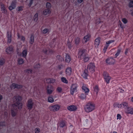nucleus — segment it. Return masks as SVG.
Wrapping results in <instances>:
<instances>
[{
	"instance_id": "338daca9",
	"label": "nucleus",
	"mask_w": 133,
	"mask_h": 133,
	"mask_svg": "<svg viewBox=\"0 0 133 133\" xmlns=\"http://www.w3.org/2000/svg\"><path fill=\"white\" fill-rule=\"evenodd\" d=\"M112 133H117L116 132H115V131H114Z\"/></svg>"
},
{
	"instance_id": "c03bdc74",
	"label": "nucleus",
	"mask_w": 133,
	"mask_h": 133,
	"mask_svg": "<svg viewBox=\"0 0 133 133\" xmlns=\"http://www.w3.org/2000/svg\"><path fill=\"white\" fill-rule=\"evenodd\" d=\"M65 125V123L64 122H62L60 124V126L61 127H63Z\"/></svg>"
},
{
	"instance_id": "4468645a",
	"label": "nucleus",
	"mask_w": 133,
	"mask_h": 133,
	"mask_svg": "<svg viewBox=\"0 0 133 133\" xmlns=\"http://www.w3.org/2000/svg\"><path fill=\"white\" fill-rule=\"evenodd\" d=\"M125 112L128 114H133V108L131 107H128L124 110Z\"/></svg>"
},
{
	"instance_id": "dca6fc26",
	"label": "nucleus",
	"mask_w": 133,
	"mask_h": 133,
	"mask_svg": "<svg viewBox=\"0 0 133 133\" xmlns=\"http://www.w3.org/2000/svg\"><path fill=\"white\" fill-rule=\"evenodd\" d=\"M115 61L112 58H108L106 60L107 63L109 64H114L115 62Z\"/></svg>"
},
{
	"instance_id": "412c9836",
	"label": "nucleus",
	"mask_w": 133,
	"mask_h": 133,
	"mask_svg": "<svg viewBox=\"0 0 133 133\" xmlns=\"http://www.w3.org/2000/svg\"><path fill=\"white\" fill-rule=\"evenodd\" d=\"M54 101L53 96L52 95L49 96L48 97V102L50 103H52Z\"/></svg>"
},
{
	"instance_id": "13d9d810",
	"label": "nucleus",
	"mask_w": 133,
	"mask_h": 133,
	"mask_svg": "<svg viewBox=\"0 0 133 133\" xmlns=\"http://www.w3.org/2000/svg\"><path fill=\"white\" fill-rule=\"evenodd\" d=\"M62 67V65H60L58 66V68L59 69H61Z\"/></svg>"
},
{
	"instance_id": "2f4dec72",
	"label": "nucleus",
	"mask_w": 133,
	"mask_h": 133,
	"mask_svg": "<svg viewBox=\"0 0 133 133\" xmlns=\"http://www.w3.org/2000/svg\"><path fill=\"white\" fill-rule=\"evenodd\" d=\"M61 79L62 81L63 82L66 84L68 83V81L65 77H62L61 78Z\"/></svg>"
},
{
	"instance_id": "680f3d73",
	"label": "nucleus",
	"mask_w": 133,
	"mask_h": 133,
	"mask_svg": "<svg viewBox=\"0 0 133 133\" xmlns=\"http://www.w3.org/2000/svg\"><path fill=\"white\" fill-rule=\"evenodd\" d=\"M120 26H121V27L122 28H123V26H122V23H121V22H120Z\"/></svg>"
},
{
	"instance_id": "4d7b16f0",
	"label": "nucleus",
	"mask_w": 133,
	"mask_h": 133,
	"mask_svg": "<svg viewBox=\"0 0 133 133\" xmlns=\"http://www.w3.org/2000/svg\"><path fill=\"white\" fill-rule=\"evenodd\" d=\"M83 1V0H77V2L79 3H81Z\"/></svg>"
},
{
	"instance_id": "aec40b11",
	"label": "nucleus",
	"mask_w": 133,
	"mask_h": 133,
	"mask_svg": "<svg viewBox=\"0 0 133 133\" xmlns=\"http://www.w3.org/2000/svg\"><path fill=\"white\" fill-rule=\"evenodd\" d=\"M100 40V39L99 37L95 39V47H98L99 44Z\"/></svg>"
},
{
	"instance_id": "f3484780",
	"label": "nucleus",
	"mask_w": 133,
	"mask_h": 133,
	"mask_svg": "<svg viewBox=\"0 0 133 133\" xmlns=\"http://www.w3.org/2000/svg\"><path fill=\"white\" fill-rule=\"evenodd\" d=\"M67 109L71 111H74L76 110L77 109V107L74 105H71L68 107Z\"/></svg>"
},
{
	"instance_id": "2eb2a0df",
	"label": "nucleus",
	"mask_w": 133,
	"mask_h": 133,
	"mask_svg": "<svg viewBox=\"0 0 133 133\" xmlns=\"http://www.w3.org/2000/svg\"><path fill=\"white\" fill-rule=\"evenodd\" d=\"M13 50V47L12 46H10L6 49V52L7 54H10L12 53Z\"/></svg>"
},
{
	"instance_id": "423d86ee",
	"label": "nucleus",
	"mask_w": 133,
	"mask_h": 133,
	"mask_svg": "<svg viewBox=\"0 0 133 133\" xmlns=\"http://www.w3.org/2000/svg\"><path fill=\"white\" fill-rule=\"evenodd\" d=\"M95 66L94 63H90L88 66L87 68L89 71L93 73L95 72Z\"/></svg>"
},
{
	"instance_id": "4be33fe9",
	"label": "nucleus",
	"mask_w": 133,
	"mask_h": 133,
	"mask_svg": "<svg viewBox=\"0 0 133 133\" xmlns=\"http://www.w3.org/2000/svg\"><path fill=\"white\" fill-rule=\"evenodd\" d=\"M72 70L71 68L68 67L66 70V74L67 76L70 75L71 74Z\"/></svg>"
},
{
	"instance_id": "864d4df0",
	"label": "nucleus",
	"mask_w": 133,
	"mask_h": 133,
	"mask_svg": "<svg viewBox=\"0 0 133 133\" xmlns=\"http://www.w3.org/2000/svg\"><path fill=\"white\" fill-rule=\"evenodd\" d=\"M34 0H30L29 1V5L30 7L31 5L33 3V2Z\"/></svg>"
},
{
	"instance_id": "8fccbe9b",
	"label": "nucleus",
	"mask_w": 133,
	"mask_h": 133,
	"mask_svg": "<svg viewBox=\"0 0 133 133\" xmlns=\"http://www.w3.org/2000/svg\"><path fill=\"white\" fill-rule=\"evenodd\" d=\"M50 84L53 83L55 82L56 80L54 78H50Z\"/></svg>"
},
{
	"instance_id": "a211bd4d",
	"label": "nucleus",
	"mask_w": 133,
	"mask_h": 133,
	"mask_svg": "<svg viewBox=\"0 0 133 133\" xmlns=\"http://www.w3.org/2000/svg\"><path fill=\"white\" fill-rule=\"evenodd\" d=\"M51 13V11L50 9H45L43 11V14L44 15H48Z\"/></svg>"
},
{
	"instance_id": "a878e982",
	"label": "nucleus",
	"mask_w": 133,
	"mask_h": 133,
	"mask_svg": "<svg viewBox=\"0 0 133 133\" xmlns=\"http://www.w3.org/2000/svg\"><path fill=\"white\" fill-rule=\"evenodd\" d=\"M105 75L104 79L107 83H109L110 79V77L108 75L106 74Z\"/></svg>"
},
{
	"instance_id": "f03ea898",
	"label": "nucleus",
	"mask_w": 133,
	"mask_h": 133,
	"mask_svg": "<svg viewBox=\"0 0 133 133\" xmlns=\"http://www.w3.org/2000/svg\"><path fill=\"white\" fill-rule=\"evenodd\" d=\"M95 108V105L91 103H89L86 105L85 108L86 112H89L94 110Z\"/></svg>"
},
{
	"instance_id": "393cba45",
	"label": "nucleus",
	"mask_w": 133,
	"mask_h": 133,
	"mask_svg": "<svg viewBox=\"0 0 133 133\" xmlns=\"http://www.w3.org/2000/svg\"><path fill=\"white\" fill-rule=\"evenodd\" d=\"M89 57L87 55L81 58L83 59V61L85 62L88 61L89 60Z\"/></svg>"
},
{
	"instance_id": "6ab92c4d",
	"label": "nucleus",
	"mask_w": 133,
	"mask_h": 133,
	"mask_svg": "<svg viewBox=\"0 0 133 133\" xmlns=\"http://www.w3.org/2000/svg\"><path fill=\"white\" fill-rule=\"evenodd\" d=\"M82 88L83 90L85 92V93H88L89 91V89L85 84H83Z\"/></svg>"
},
{
	"instance_id": "a18cd8bd",
	"label": "nucleus",
	"mask_w": 133,
	"mask_h": 133,
	"mask_svg": "<svg viewBox=\"0 0 133 133\" xmlns=\"http://www.w3.org/2000/svg\"><path fill=\"white\" fill-rule=\"evenodd\" d=\"M35 133H39L40 131V130L38 128H36L35 130Z\"/></svg>"
},
{
	"instance_id": "f704fd0d",
	"label": "nucleus",
	"mask_w": 133,
	"mask_h": 133,
	"mask_svg": "<svg viewBox=\"0 0 133 133\" xmlns=\"http://www.w3.org/2000/svg\"><path fill=\"white\" fill-rule=\"evenodd\" d=\"M8 43H10L11 41V35H8Z\"/></svg>"
},
{
	"instance_id": "79ce46f5",
	"label": "nucleus",
	"mask_w": 133,
	"mask_h": 133,
	"mask_svg": "<svg viewBox=\"0 0 133 133\" xmlns=\"http://www.w3.org/2000/svg\"><path fill=\"white\" fill-rule=\"evenodd\" d=\"M17 10L18 11H20L23 10V7L20 6L18 7L17 8Z\"/></svg>"
},
{
	"instance_id": "5701e85b",
	"label": "nucleus",
	"mask_w": 133,
	"mask_h": 133,
	"mask_svg": "<svg viewBox=\"0 0 133 133\" xmlns=\"http://www.w3.org/2000/svg\"><path fill=\"white\" fill-rule=\"evenodd\" d=\"M34 41V36L33 35H31L29 39V43L30 44H33Z\"/></svg>"
},
{
	"instance_id": "9d476101",
	"label": "nucleus",
	"mask_w": 133,
	"mask_h": 133,
	"mask_svg": "<svg viewBox=\"0 0 133 133\" xmlns=\"http://www.w3.org/2000/svg\"><path fill=\"white\" fill-rule=\"evenodd\" d=\"M77 86L76 84H73L72 85L70 93L71 95H73L74 93L77 91Z\"/></svg>"
},
{
	"instance_id": "bb28decb",
	"label": "nucleus",
	"mask_w": 133,
	"mask_h": 133,
	"mask_svg": "<svg viewBox=\"0 0 133 133\" xmlns=\"http://www.w3.org/2000/svg\"><path fill=\"white\" fill-rule=\"evenodd\" d=\"M71 60V58L69 55L66 54V56L65 61L68 63H69Z\"/></svg>"
},
{
	"instance_id": "6e6d98bb",
	"label": "nucleus",
	"mask_w": 133,
	"mask_h": 133,
	"mask_svg": "<svg viewBox=\"0 0 133 133\" xmlns=\"http://www.w3.org/2000/svg\"><path fill=\"white\" fill-rule=\"evenodd\" d=\"M80 97L82 98H84L85 97V96L83 94H82L80 96Z\"/></svg>"
},
{
	"instance_id": "7ed1b4c3",
	"label": "nucleus",
	"mask_w": 133,
	"mask_h": 133,
	"mask_svg": "<svg viewBox=\"0 0 133 133\" xmlns=\"http://www.w3.org/2000/svg\"><path fill=\"white\" fill-rule=\"evenodd\" d=\"M17 106L15 104H12L11 107V113L12 116L14 117L16 116L18 112Z\"/></svg>"
},
{
	"instance_id": "de8ad7c7",
	"label": "nucleus",
	"mask_w": 133,
	"mask_h": 133,
	"mask_svg": "<svg viewBox=\"0 0 133 133\" xmlns=\"http://www.w3.org/2000/svg\"><path fill=\"white\" fill-rule=\"evenodd\" d=\"M80 38H77L75 40V43L76 44H78L80 42Z\"/></svg>"
},
{
	"instance_id": "c9c22d12",
	"label": "nucleus",
	"mask_w": 133,
	"mask_h": 133,
	"mask_svg": "<svg viewBox=\"0 0 133 133\" xmlns=\"http://www.w3.org/2000/svg\"><path fill=\"white\" fill-rule=\"evenodd\" d=\"M86 72V71H85L83 73L82 75V76L84 78H87L88 76V74Z\"/></svg>"
},
{
	"instance_id": "72a5a7b5",
	"label": "nucleus",
	"mask_w": 133,
	"mask_h": 133,
	"mask_svg": "<svg viewBox=\"0 0 133 133\" xmlns=\"http://www.w3.org/2000/svg\"><path fill=\"white\" fill-rule=\"evenodd\" d=\"M44 52L46 53H47L48 54H51L53 53L54 52V51L52 50H50L48 52H47V50L46 49H45L43 50Z\"/></svg>"
},
{
	"instance_id": "b1692460",
	"label": "nucleus",
	"mask_w": 133,
	"mask_h": 133,
	"mask_svg": "<svg viewBox=\"0 0 133 133\" xmlns=\"http://www.w3.org/2000/svg\"><path fill=\"white\" fill-rule=\"evenodd\" d=\"M1 11L2 13L6 14L7 12V11L6 8L5 7L4 5L2 4L1 5Z\"/></svg>"
},
{
	"instance_id": "69168bd1",
	"label": "nucleus",
	"mask_w": 133,
	"mask_h": 133,
	"mask_svg": "<svg viewBox=\"0 0 133 133\" xmlns=\"http://www.w3.org/2000/svg\"><path fill=\"white\" fill-rule=\"evenodd\" d=\"M131 15L133 16V12L131 13Z\"/></svg>"
},
{
	"instance_id": "c85d7f7f",
	"label": "nucleus",
	"mask_w": 133,
	"mask_h": 133,
	"mask_svg": "<svg viewBox=\"0 0 133 133\" xmlns=\"http://www.w3.org/2000/svg\"><path fill=\"white\" fill-rule=\"evenodd\" d=\"M27 50L26 49L24 50L22 52V56L24 57H25L27 54Z\"/></svg>"
},
{
	"instance_id": "3c124183",
	"label": "nucleus",
	"mask_w": 133,
	"mask_h": 133,
	"mask_svg": "<svg viewBox=\"0 0 133 133\" xmlns=\"http://www.w3.org/2000/svg\"><path fill=\"white\" fill-rule=\"evenodd\" d=\"M129 6L130 8L133 6V1H131L130 2L129 4Z\"/></svg>"
},
{
	"instance_id": "f257e3e1",
	"label": "nucleus",
	"mask_w": 133,
	"mask_h": 133,
	"mask_svg": "<svg viewBox=\"0 0 133 133\" xmlns=\"http://www.w3.org/2000/svg\"><path fill=\"white\" fill-rule=\"evenodd\" d=\"M14 101L15 103L13 104H15L17 106L18 109H21L22 108V104L21 103V97L19 96H15L14 97Z\"/></svg>"
},
{
	"instance_id": "bf43d9fd",
	"label": "nucleus",
	"mask_w": 133,
	"mask_h": 133,
	"mask_svg": "<svg viewBox=\"0 0 133 133\" xmlns=\"http://www.w3.org/2000/svg\"><path fill=\"white\" fill-rule=\"evenodd\" d=\"M3 99L2 96L0 94V102H1V100Z\"/></svg>"
},
{
	"instance_id": "052dcab7",
	"label": "nucleus",
	"mask_w": 133,
	"mask_h": 133,
	"mask_svg": "<svg viewBox=\"0 0 133 133\" xmlns=\"http://www.w3.org/2000/svg\"><path fill=\"white\" fill-rule=\"evenodd\" d=\"M128 49H127L126 50V51L125 52V54L126 55L127 54V53H128Z\"/></svg>"
},
{
	"instance_id": "603ef678",
	"label": "nucleus",
	"mask_w": 133,
	"mask_h": 133,
	"mask_svg": "<svg viewBox=\"0 0 133 133\" xmlns=\"http://www.w3.org/2000/svg\"><path fill=\"white\" fill-rule=\"evenodd\" d=\"M109 45L106 46L104 48L103 50V51L104 53H105L106 51V50L108 46Z\"/></svg>"
},
{
	"instance_id": "9b49d317",
	"label": "nucleus",
	"mask_w": 133,
	"mask_h": 133,
	"mask_svg": "<svg viewBox=\"0 0 133 133\" xmlns=\"http://www.w3.org/2000/svg\"><path fill=\"white\" fill-rule=\"evenodd\" d=\"M86 50L85 49L80 50L79 52V55L81 58L87 55L86 53Z\"/></svg>"
},
{
	"instance_id": "4c0bfd02",
	"label": "nucleus",
	"mask_w": 133,
	"mask_h": 133,
	"mask_svg": "<svg viewBox=\"0 0 133 133\" xmlns=\"http://www.w3.org/2000/svg\"><path fill=\"white\" fill-rule=\"evenodd\" d=\"M5 63V60L3 58L1 59L0 61V65H3Z\"/></svg>"
},
{
	"instance_id": "0e129e2a",
	"label": "nucleus",
	"mask_w": 133,
	"mask_h": 133,
	"mask_svg": "<svg viewBox=\"0 0 133 133\" xmlns=\"http://www.w3.org/2000/svg\"><path fill=\"white\" fill-rule=\"evenodd\" d=\"M131 100L132 102H133V97L131 98Z\"/></svg>"
},
{
	"instance_id": "0eeeda50",
	"label": "nucleus",
	"mask_w": 133,
	"mask_h": 133,
	"mask_svg": "<svg viewBox=\"0 0 133 133\" xmlns=\"http://www.w3.org/2000/svg\"><path fill=\"white\" fill-rule=\"evenodd\" d=\"M54 87L52 85H50L47 87L46 89V93L48 95L52 94L54 91Z\"/></svg>"
},
{
	"instance_id": "09e8293b",
	"label": "nucleus",
	"mask_w": 133,
	"mask_h": 133,
	"mask_svg": "<svg viewBox=\"0 0 133 133\" xmlns=\"http://www.w3.org/2000/svg\"><path fill=\"white\" fill-rule=\"evenodd\" d=\"M122 21L124 24H126L127 22V20L125 18H123L122 19Z\"/></svg>"
},
{
	"instance_id": "f8f14e48",
	"label": "nucleus",
	"mask_w": 133,
	"mask_h": 133,
	"mask_svg": "<svg viewBox=\"0 0 133 133\" xmlns=\"http://www.w3.org/2000/svg\"><path fill=\"white\" fill-rule=\"evenodd\" d=\"M16 1L15 0L12 1L11 5L9 7V9L10 10H11L14 9L16 6Z\"/></svg>"
},
{
	"instance_id": "e433bc0d",
	"label": "nucleus",
	"mask_w": 133,
	"mask_h": 133,
	"mask_svg": "<svg viewBox=\"0 0 133 133\" xmlns=\"http://www.w3.org/2000/svg\"><path fill=\"white\" fill-rule=\"evenodd\" d=\"M38 14L37 13H36L34 15V20L36 22L37 21L38 19Z\"/></svg>"
},
{
	"instance_id": "473e14b6",
	"label": "nucleus",
	"mask_w": 133,
	"mask_h": 133,
	"mask_svg": "<svg viewBox=\"0 0 133 133\" xmlns=\"http://www.w3.org/2000/svg\"><path fill=\"white\" fill-rule=\"evenodd\" d=\"M51 7V3H49L47 2L46 4V7L47 9H50Z\"/></svg>"
},
{
	"instance_id": "c756f323",
	"label": "nucleus",
	"mask_w": 133,
	"mask_h": 133,
	"mask_svg": "<svg viewBox=\"0 0 133 133\" xmlns=\"http://www.w3.org/2000/svg\"><path fill=\"white\" fill-rule=\"evenodd\" d=\"M18 38L19 39L21 38V41L24 42L25 39V37L23 36H21L20 37V35L19 33H17Z\"/></svg>"
},
{
	"instance_id": "a19ab883",
	"label": "nucleus",
	"mask_w": 133,
	"mask_h": 133,
	"mask_svg": "<svg viewBox=\"0 0 133 133\" xmlns=\"http://www.w3.org/2000/svg\"><path fill=\"white\" fill-rule=\"evenodd\" d=\"M45 82L48 84H50V78H46L45 79Z\"/></svg>"
},
{
	"instance_id": "ea45409f",
	"label": "nucleus",
	"mask_w": 133,
	"mask_h": 133,
	"mask_svg": "<svg viewBox=\"0 0 133 133\" xmlns=\"http://www.w3.org/2000/svg\"><path fill=\"white\" fill-rule=\"evenodd\" d=\"M57 90L59 92H62V88L60 87H58L57 88Z\"/></svg>"
},
{
	"instance_id": "58836bf2",
	"label": "nucleus",
	"mask_w": 133,
	"mask_h": 133,
	"mask_svg": "<svg viewBox=\"0 0 133 133\" xmlns=\"http://www.w3.org/2000/svg\"><path fill=\"white\" fill-rule=\"evenodd\" d=\"M121 51V50L118 49V50L117 53L115 55V57H116L117 56H118L119 55Z\"/></svg>"
},
{
	"instance_id": "49530a36",
	"label": "nucleus",
	"mask_w": 133,
	"mask_h": 133,
	"mask_svg": "<svg viewBox=\"0 0 133 133\" xmlns=\"http://www.w3.org/2000/svg\"><path fill=\"white\" fill-rule=\"evenodd\" d=\"M114 40H112L109 41H108L107 42H106V44H107L108 45L111 43H112V42H114Z\"/></svg>"
},
{
	"instance_id": "ddd939ff",
	"label": "nucleus",
	"mask_w": 133,
	"mask_h": 133,
	"mask_svg": "<svg viewBox=\"0 0 133 133\" xmlns=\"http://www.w3.org/2000/svg\"><path fill=\"white\" fill-rule=\"evenodd\" d=\"M91 37V35L89 34H88L85 36L82 40V42L83 43H85L89 40V38Z\"/></svg>"
},
{
	"instance_id": "20e7f679",
	"label": "nucleus",
	"mask_w": 133,
	"mask_h": 133,
	"mask_svg": "<svg viewBox=\"0 0 133 133\" xmlns=\"http://www.w3.org/2000/svg\"><path fill=\"white\" fill-rule=\"evenodd\" d=\"M114 106L115 107H118L121 108L122 107L124 108L125 110L128 107V103L126 102H123L120 104H119L117 103H115L114 104Z\"/></svg>"
},
{
	"instance_id": "774afa93",
	"label": "nucleus",
	"mask_w": 133,
	"mask_h": 133,
	"mask_svg": "<svg viewBox=\"0 0 133 133\" xmlns=\"http://www.w3.org/2000/svg\"><path fill=\"white\" fill-rule=\"evenodd\" d=\"M71 133H74L72 132H71Z\"/></svg>"
},
{
	"instance_id": "5fc2aeb1",
	"label": "nucleus",
	"mask_w": 133,
	"mask_h": 133,
	"mask_svg": "<svg viewBox=\"0 0 133 133\" xmlns=\"http://www.w3.org/2000/svg\"><path fill=\"white\" fill-rule=\"evenodd\" d=\"M117 119H120L121 118V115L119 114H118L117 116Z\"/></svg>"
},
{
	"instance_id": "e2e57ef3",
	"label": "nucleus",
	"mask_w": 133,
	"mask_h": 133,
	"mask_svg": "<svg viewBox=\"0 0 133 133\" xmlns=\"http://www.w3.org/2000/svg\"><path fill=\"white\" fill-rule=\"evenodd\" d=\"M124 91V90L123 89H121V92L123 93Z\"/></svg>"
},
{
	"instance_id": "39448f33",
	"label": "nucleus",
	"mask_w": 133,
	"mask_h": 133,
	"mask_svg": "<svg viewBox=\"0 0 133 133\" xmlns=\"http://www.w3.org/2000/svg\"><path fill=\"white\" fill-rule=\"evenodd\" d=\"M60 108V106L58 104H55L53 105L49 106L48 108L49 110L54 112L58 111Z\"/></svg>"
},
{
	"instance_id": "7c9ffc66",
	"label": "nucleus",
	"mask_w": 133,
	"mask_h": 133,
	"mask_svg": "<svg viewBox=\"0 0 133 133\" xmlns=\"http://www.w3.org/2000/svg\"><path fill=\"white\" fill-rule=\"evenodd\" d=\"M99 90L98 87L97 86H96L94 88V91L96 93L97 95L98 94Z\"/></svg>"
},
{
	"instance_id": "1a4fd4ad",
	"label": "nucleus",
	"mask_w": 133,
	"mask_h": 133,
	"mask_svg": "<svg viewBox=\"0 0 133 133\" xmlns=\"http://www.w3.org/2000/svg\"><path fill=\"white\" fill-rule=\"evenodd\" d=\"M10 87L11 89H14L16 88L20 89L22 87V86L21 85H19L16 83H13L10 85Z\"/></svg>"
},
{
	"instance_id": "37998d69",
	"label": "nucleus",
	"mask_w": 133,
	"mask_h": 133,
	"mask_svg": "<svg viewBox=\"0 0 133 133\" xmlns=\"http://www.w3.org/2000/svg\"><path fill=\"white\" fill-rule=\"evenodd\" d=\"M49 31V30L47 29H45L43 31V33L44 34H45L47 33Z\"/></svg>"
},
{
	"instance_id": "6e6552de",
	"label": "nucleus",
	"mask_w": 133,
	"mask_h": 133,
	"mask_svg": "<svg viewBox=\"0 0 133 133\" xmlns=\"http://www.w3.org/2000/svg\"><path fill=\"white\" fill-rule=\"evenodd\" d=\"M33 105L34 103L32 100L31 99H29L26 105L28 109L29 110H31L32 108Z\"/></svg>"
},
{
	"instance_id": "cd10ccee",
	"label": "nucleus",
	"mask_w": 133,
	"mask_h": 133,
	"mask_svg": "<svg viewBox=\"0 0 133 133\" xmlns=\"http://www.w3.org/2000/svg\"><path fill=\"white\" fill-rule=\"evenodd\" d=\"M24 62L23 59L22 58H19L18 60V64L19 65H21L23 64Z\"/></svg>"
}]
</instances>
